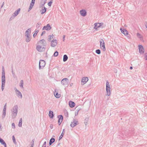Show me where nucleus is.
<instances>
[{"instance_id": "obj_1", "label": "nucleus", "mask_w": 147, "mask_h": 147, "mask_svg": "<svg viewBox=\"0 0 147 147\" xmlns=\"http://www.w3.org/2000/svg\"><path fill=\"white\" fill-rule=\"evenodd\" d=\"M45 44V42L44 40L42 39L39 41L37 43L36 47L37 50L40 52H42L45 51V48L44 46Z\"/></svg>"}, {"instance_id": "obj_2", "label": "nucleus", "mask_w": 147, "mask_h": 147, "mask_svg": "<svg viewBox=\"0 0 147 147\" xmlns=\"http://www.w3.org/2000/svg\"><path fill=\"white\" fill-rule=\"evenodd\" d=\"M106 91L107 94L108 96H109L111 94L110 92V87L109 85V83L108 82H106Z\"/></svg>"}, {"instance_id": "obj_3", "label": "nucleus", "mask_w": 147, "mask_h": 147, "mask_svg": "<svg viewBox=\"0 0 147 147\" xmlns=\"http://www.w3.org/2000/svg\"><path fill=\"white\" fill-rule=\"evenodd\" d=\"M5 77L4 73H3L2 76V89L3 90L5 86Z\"/></svg>"}, {"instance_id": "obj_4", "label": "nucleus", "mask_w": 147, "mask_h": 147, "mask_svg": "<svg viewBox=\"0 0 147 147\" xmlns=\"http://www.w3.org/2000/svg\"><path fill=\"white\" fill-rule=\"evenodd\" d=\"M100 47L103 51H105L106 50V48L105 46V44L104 40H101L100 41Z\"/></svg>"}, {"instance_id": "obj_5", "label": "nucleus", "mask_w": 147, "mask_h": 147, "mask_svg": "<svg viewBox=\"0 0 147 147\" xmlns=\"http://www.w3.org/2000/svg\"><path fill=\"white\" fill-rule=\"evenodd\" d=\"M45 62L43 60H40L39 63V68L40 69L44 67L45 65Z\"/></svg>"}, {"instance_id": "obj_6", "label": "nucleus", "mask_w": 147, "mask_h": 147, "mask_svg": "<svg viewBox=\"0 0 147 147\" xmlns=\"http://www.w3.org/2000/svg\"><path fill=\"white\" fill-rule=\"evenodd\" d=\"M61 83L63 85L67 86L68 83V79L67 78L63 79L61 81Z\"/></svg>"}, {"instance_id": "obj_7", "label": "nucleus", "mask_w": 147, "mask_h": 147, "mask_svg": "<svg viewBox=\"0 0 147 147\" xmlns=\"http://www.w3.org/2000/svg\"><path fill=\"white\" fill-rule=\"evenodd\" d=\"M103 23H95L94 24V28L96 30H97V29L100 27L102 25H103Z\"/></svg>"}, {"instance_id": "obj_8", "label": "nucleus", "mask_w": 147, "mask_h": 147, "mask_svg": "<svg viewBox=\"0 0 147 147\" xmlns=\"http://www.w3.org/2000/svg\"><path fill=\"white\" fill-rule=\"evenodd\" d=\"M139 52L140 53H143L144 52V49L143 46L141 45L138 46Z\"/></svg>"}, {"instance_id": "obj_9", "label": "nucleus", "mask_w": 147, "mask_h": 147, "mask_svg": "<svg viewBox=\"0 0 147 147\" xmlns=\"http://www.w3.org/2000/svg\"><path fill=\"white\" fill-rule=\"evenodd\" d=\"M88 79L87 77H84L82 80V83L83 84H86L88 81Z\"/></svg>"}, {"instance_id": "obj_10", "label": "nucleus", "mask_w": 147, "mask_h": 147, "mask_svg": "<svg viewBox=\"0 0 147 147\" xmlns=\"http://www.w3.org/2000/svg\"><path fill=\"white\" fill-rule=\"evenodd\" d=\"M57 44V41L56 40H53L51 42V46L55 47Z\"/></svg>"}, {"instance_id": "obj_11", "label": "nucleus", "mask_w": 147, "mask_h": 147, "mask_svg": "<svg viewBox=\"0 0 147 147\" xmlns=\"http://www.w3.org/2000/svg\"><path fill=\"white\" fill-rule=\"evenodd\" d=\"M120 30H121V33L125 35H127L128 34V32L126 30L124 29L123 30L122 29L120 28Z\"/></svg>"}, {"instance_id": "obj_12", "label": "nucleus", "mask_w": 147, "mask_h": 147, "mask_svg": "<svg viewBox=\"0 0 147 147\" xmlns=\"http://www.w3.org/2000/svg\"><path fill=\"white\" fill-rule=\"evenodd\" d=\"M51 28V27L49 24H47L46 26H44L43 28V30H49Z\"/></svg>"}, {"instance_id": "obj_13", "label": "nucleus", "mask_w": 147, "mask_h": 147, "mask_svg": "<svg viewBox=\"0 0 147 147\" xmlns=\"http://www.w3.org/2000/svg\"><path fill=\"white\" fill-rule=\"evenodd\" d=\"M80 12V14L83 16H85L86 15V11L84 10H81Z\"/></svg>"}, {"instance_id": "obj_14", "label": "nucleus", "mask_w": 147, "mask_h": 147, "mask_svg": "<svg viewBox=\"0 0 147 147\" xmlns=\"http://www.w3.org/2000/svg\"><path fill=\"white\" fill-rule=\"evenodd\" d=\"M59 118V120L58 121V122L59 124V125H60L61 122H62L63 120V117L62 115H59L58 116Z\"/></svg>"}, {"instance_id": "obj_15", "label": "nucleus", "mask_w": 147, "mask_h": 147, "mask_svg": "<svg viewBox=\"0 0 147 147\" xmlns=\"http://www.w3.org/2000/svg\"><path fill=\"white\" fill-rule=\"evenodd\" d=\"M35 2V1H31V3L30 4V6L29 8V9H28V11H29L30 10H31V9L33 7V6H34V5Z\"/></svg>"}, {"instance_id": "obj_16", "label": "nucleus", "mask_w": 147, "mask_h": 147, "mask_svg": "<svg viewBox=\"0 0 147 147\" xmlns=\"http://www.w3.org/2000/svg\"><path fill=\"white\" fill-rule=\"evenodd\" d=\"M78 121H74L71 123V126L72 127H74L78 124Z\"/></svg>"}, {"instance_id": "obj_17", "label": "nucleus", "mask_w": 147, "mask_h": 147, "mask_svg": "<svg viewBox=\"0 0 147 147\" xmlns=\"http://www.w3.org/2000/svg\"><path fill=\"white\" fill-rule=\"evenodd\" d=\"M69 105L70 107L73 108L75 106V103L72 101H70L69 102Z\"/></svg>"}, {"instance_id": "obj_18", "label": "nucleus", "mask_w": 147, "mask_h": 147, "mask_svg": "<svg viewBox=\"0 0 147 147\" xmlns=\"http://www.w3.org/2000/svg\"><path fill=\"white\" fill-rule=\"evenodd\" d=\"M0 142L2 144L4 145L5 147H7V145L4 140L0 138Z\"/></svg>"}, {"instance_id": "obj_19", "label": "nucleus", "mask_w": 147, "mask_h": 147, "mask_svg": "<svg viewBox=\"0 0 147 147\" xmlns=\"http://www.w3.org/2000/svg\"><path fill=\"white\" fill-rule=\"evenodd\" d=\"M31 32V29L30 28H29L28 29L26 32V35L27 36L28 38L29 37V34Z\"/></svg>"}, {"instance_id": "obj_20", "label": "nucleus", "mask_w": 147, "mask_h": 147, "mask_svg": "<svg viewBox=\"0 0 147 147\" xmlns=\"http://www.w3.org/2000/svg\"><path fill=\"white\" fill-rule=\"evenodd\" d=\"M55 96L57 98H59L60 97V94H58L56 91L54 93Z\"/></svg>"}, {"instance_id": "obj_21", "label": "nucleus", "mask_w": 147, "mask_h": 147, "mask_svg": "<svg viewBox=\"0 0 147 147\" xmlns=\"http://www.w3.org/2000/svg\"><path fill=\"white\" fill-rule=\"evenodd\" d=\"M49 116L51 118H52L53 117V112L51 111L49 112Z\"/></svg>"}, {"instance_id": "obj_22", "label": "nucleus", "mask_w": 147, "mask_h": 147, "mask_svg": "<svg viewBox=\"0 0 147 147\" xmlns=\"http://www.w3.org/2000/svg\"><path fill=\"white\" fill-rule=\"evenodd\" d=\"M68 59V57L67 55H65L63 56V61L64 62L66 61Z\"/></svg>"}, {"instance_id": "obj_23", "label": "nucleus", "mask_w": 147, "mask_h": 147, "mask_svg": "<svg viewBox=\"0 0 147 147\" xmlns=\"http://www.w3.org/2000/svg\"><path fill=\"white\" fill-rule=\"evenodd\" d=\"M137 36L138 37L140 38L141 40H142L143 39V37L142 35H141L139 33H138L137 34Z\"/></svg>"}, {"instance_id": "obj_24", "label": "nucleus", "mask_w": 147, "mask_h": 147, "mask_svg": "<svg viewBox=\"0 0 147 147\" xmlns=\"http://www.w3.org/2000/svg\"><path fill=\"white\" fill-rule=\"evenodd\" d=\"M20 9V8H19L18 9L17 11L15 12L14 13V14L15 15V16H16L19 13Z\"/></svg>"}, {"instance_id": "obj_25", "label": "nucleus", "mask_w": 147, "mask_h": 147, "mask_svg": "<svg viewBox=\"0 0 147 147\" xmlns=\"http://www.w3.org/2000/svg\"><path fill=\"white\" fill-rule=\"evenodd\" d=\"M55 139L54 138H51L49 144L50 145H51L54 141Z\"/></svg>"}, {"instance_id": "obj_26", "label": "nucleus", "mask_w": 147, "mask_h": 147, "mask_svg": "<svg viewBox=\"0 0 147 147\" xmlns=\"http://www.w3.org/2000/svg\"><path fill=\"white\" fill-rule=\"evenodd\" d=\"M22 119L21 118L20 120L18 125L19 127H21L22 125Z\"/></svg>"}, {"instance_id": "obj_27", "label": "nucleus", "mask_w": 147, "mask_h": 147, "mask_svg": "<svg viewBox=\"0 0 147 147\" xmlns=\"http://www.w3.org/2000/svg\"><path fill=\"white\" fill-rule=\"evenodd\" d=\"M38 32V30H35L34 33L33 34V36L34 37H35V36H36Z\"/></svg>"}, {"instance_id": "obj_28", "label": "nucleus", "mask_w": 147, "mask_h": 147, "mask_svg": "<svg viewBox=\"0 0 147 147\" xmlns=\"http://www.w3.org/2000/svg\"><path fill=\"white\" fill-rule=\"evenodd\" d=\"M17 94L20 96V98H22V95L21 92H19L18 91H17Z\"/></svg>"}, {"instance_id": "obj_29", "label": "nucleus", "mask_w": 147, "mask_h": 147, "mask_svg": "<svg viewBox=\"0 0 147 147\" xmlns=\"http://www.w3.org/2000/svg\"><path fill=\"white\" fill-rule=\"evenodd\" d=\"M23 84H24V83H23V81L22 80H21V81L20 83V86H21L23 88Z\"/></svg>"}, {"instance_id": "obj_30", "label": "nucleus", "mask_w": 147, "mask_h": 147, "mask_svg": "<svg viewBox=\"0 0 147 147\" xmlns=\"http://www.w3.org/2000/svg\"><path fill=\"white\" fill-rule=\"evenodd\" d=\"M46 9L44 7L43 9H42V14H43L45 13L46 11Z\"/></svg>"}, {"instance_id": "obj_31", "label": "nucleus", "mask_w": 147, "mask_h": 147, "mask_svg": "<svg viewBox=\"0 0 147 147\" xmlns=\"http://www.w3.org/2000/svg\"><path fill=\"white\" fill-rule=\"evenodd\" d=\"M6 110H3V117H4L6 115Z\"/></svg>"}, {"instance_id": "obj_32", "label": "nucleus", "mask_w": 147, "mask_h": 147, "mask_svg": "<svg viewBox=\"0 0 147 147\" xmlns=\"http://www.w3.org/2000/svg\"><path fill=\"white\" fill-rule=\"evenodd\" d=\"M12 140H13V142L15 143H16V141L15 138L14 136H12Z\"/></svg>"}, {"instance_id": "obj_33", "label": "nucleus", "mask_w": 147, "mask_h": 147, "mask_svg": "<svg viewBox=\"0 0 147 147\" xmlns=\"http://www.w3.org/2000/svg\"><path fill=\"white\" fill-rule=\"evenodd\" d=\"M58 55V52L57 51H56L54 53V55L55 56V57H56Z\"/></svg>"}, {"instance_id": "obj_34", "label": "nucleus", "mask_w": 147, "mask_h": 147, "mask_svg": "<svg viewBox=\"0 0 147 147\" xmlns=\"http://www.w3.org/2000/svg\"><path fill=\"white\" fill-rule=\"evenodd\" d=\"M96 53L98 54H100V50L99 49L96 50Z\"/></svg>"}, {"instance_id": "obj_35", "label": "nucleus", "mask_w": 147, "mask_h": 147, "mask_svg": "<svg viewBox=\"0 0 147 147\" xmlns=\"http://www.w3.org/2000/svg\"><path fill=\"white\" fill-rule=\"evenodd\" d=\"M53 35H50L49 36V40H50L52 39H53Z\"/></svg>"}, {"instance_id": "obj_36", "label": "nucleus", "mask_w": 147, "mask_h": 147, "mask_svg": "<svg viewBox=\"0 0 147 147\" xmlns=\"http://www.w3.org/2000/svg\"><path fill=\"white\" fill-rule=\"evenodd\" d=\"M12 127L13 129H15V124L14 123L12 124Z\"/></svg>"}, {"instance_id": "obj_37", "label": "nucleus", "mask_w": 147, "mask_h": 147, "mask_svg": "<svg viewBox=\"0 0 147 147\" xmlns=\"http://www.w3.org/2000/svg\"><path fill=\"white\" fill-rule=\"evenodd\" d=\"M52 1H51V2H49L48 3V5L49 6H51V4H52Z\"/></svg>"}, {"instance_id": "obj_38", "label": "nucleus", "mask_w": 147, "mask_h": 147, "mask_svg": "<svg viewBox=\"0 0 147 147\" xmlns=\"http://www.w3.org/2000/svg\"><path fill=\"white\" fill-rule=\"evenodd\" d=\"M3 110H6V103L5 104Z\"/></svg>"}, {"instance_id": "obj_39", "label": "nucleus", "mask_w": 147, "mask_h": 147, "mask_svg": "<svg viewBox=\"0 0 147 147\" xmlns=\"http://www.w3.org/2000/svg\"><path fill=\"white\" fill-rule=\"evenodd\" d=\"M26 41L27 42H29L30 41V37H29H29L28 38L27 37V38H26Z\"/></svg>"}, {"instance_id": "obj_40", "label": "nucleus", "mask_w": 147, "mask_h": 147, "mask_svg": "<svg viewBox=\"0 0 147 147\" xmlns=\"http://www.w3.org/2000/svg\"><path fill=\"white\" fill-rule=\"evenodd\" d=\"M146 59L147 60V53H145V54Z\"/></svg>"}, {"instance_id": "obj_41", "label": "nucleus", "mask_w": 147, "mask_h": 147, "mask_svg": "<svg viewBox=\"0 0 147 147\" xmlns=\"http://www.w3.org/2000/svg\"><path fill=\"white\" fill-rule=\"evenodd\" d=\"M50 127L51 128V129H52L53 127V125L51 124V125H50Z\"/></svg>"}, {"instance_id": "obj_42", "label": "nucleus", "mask_w": 147, "mask_h": 147, "mask_svg": "<svg viewBox=\"0 0 147 147\" xmlns=\"http://www.w3.org/2000/svg\"><path fill=\"white\" fill-rule=\"evenodd\" d=\"M63 134L62 133L61 134V136H60V137H59V138H61L63 136Z\"/></svg>"}, {"instance_id": "obj_43", "label": "nucleus", "mask_w": 147, "mask_h": 147, "mask_svg": "<svg viewBox=\"0 0 147 147\" xmlns=\"http://www.w3.org/2000/svg\"><path fill=\"white\" fill-rule=\"evenodd\" d=\"M133 68L132 67H130V69H132Z\"/></svg>"}, {"instance_id": "obj_44", "label": "nucleus", "mask_w": 147, "mask_h": 147, "mask_svg": "<svg viewBox=\"0 0 147 147\" xmlns=\"http://www.w3.org/2000/svg\"><path fill=\"white\" fill-rule=\"evenodd\" d=\"M65 36H63V39H64V40L65 39Z\"/></svg>"}, {"instance_id": "obj_45", "label": "nucleus", "mask_w": 147, "mask_h": 147, "mask_svg": "<svg viewBox=\"0 0 147 147\" xmlns=\"http://www.w3.org/2000/svg\"><path fill=\"white\" fill-rule=\"evenodd\" d=\"M35 0H32V1H35Z\"/></svg>"}, {"instance_id": "obj_46", "label": "nucleus", "mask_w": 147, "mask_h": 147, "mask_svg": "<svg viewBox=\"0 0 147 147\" xmlns=\"http://www.w3.org/2000/svg\"><path fill=\"white\" fill-rule=\"evenodd\" d=\"M146 28H147V26H146Z\"/></svg>"}, {"instance_id": "obj_47", "label": "nucleus", "mask_w": 147, "mask_h": 147, "mask_svg": "<svg viewBox=\"0 0 147 147\" xmlns=\"http://www.w3.org/2000/svg\"><path fill=\"white\" fill-rule=\"evenodd\" d=\"M31 147H32V146Z\"/></svg>"}]
</instances>
